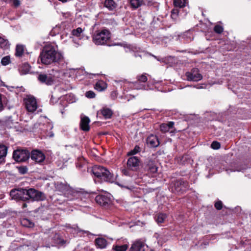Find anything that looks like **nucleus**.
I'll return each mask as SVG.
<instances>
[{
    "label": "nucleus",
    "mask_w": 251,
    "mask_h": 251,
    "mask_svg": "<svg viewBox=\"0 0 251 251\" xmlns=\"http://www.w3.org/2000/svg\"><path fill=\"white\" fill-rule=\"evenodd\" d=\"M43 64L49 65L52 63L64 64L65 61L61 53L56 50V48L51 45H46L40 53L38 61Z\"/></svg>",
    "instance_id": "1"
},
{
    "label": "nucleus",
    "mask_w": 251,
    "mask_h": 251,
    "mask_svg": "<svg viewBox=\"0 0 251 251\" xmlns=\"http://www.w3.org/2000/svg\"><path fill=\"white\" fill-rule=\"evenodd\" d=\"M64 73L59 69H52L49 71V74H40L37 76L38 80L41 83L50 86L55 84L62 78Z\"/></svg>",
    "instance_id": "2"
},
{
    "label": "nucleus",
    "mask_w": 251,
    "mask_h": 251,
    "mask_svg": "<svg viewBox=\"0 0 251 251\" xmlns=\"http://www.w3.org/2000/svg\"><path fill=\"white\" fill-rule=\"evenodd\" d=\"M91 172L99 182L104 181L113 183L115 177L106 168L101 166L95 165L91 169Z\"/></svg>",
    "instance_id": "3"
},
{
    "label": "nucleus",
    "mask_w": 251,
    "mask_h": 251,
    "mask_svg": "<svg viewBox=\"0 0 251 251\" xmlns=\"http://www.w3.org/2000/svg\"><path fill=\"white\" fill-rule=\"evenodd\" d=\"M110 39V32L108 30L103 29L93 35V40L96 45H104Z\"/></svg>",
    "instance_id": "4"
},
{
    "label": "nucleus",
    "mask_w": 251,
    "mask_h": 251,
    "mask_svg": "<svg viewBox=\"0 0 251 251\" xmlns=\"http://www.w3.org/2000/svg\"><path fill=\"white\" fill-rule=\"evenodd\" d=\"M26 194L27 200L31 199L32 201H42L46 199V196L43 192L33 188L26 189Z\"/></svg>",
    "instance_id": "5"
},
{
    "label": "nucleus",
    "mask_w": 251,
    "mask_h": 251,
    "mask_svg": "<svg viewBox=\"0 0 251 251\" xmlns=\"http://www.w3.org/2000/svg\"><path fill=\"white\" fill-rule=\"evenodd\" d=\"M26 189L19 188L13 189L10 191V195L12 199L17 201H27Z\"/></svg>",
    "instance_id": "6"
},
{
    "label": "nucleus",
    "mask_w": 251,
    "mask_h": 251,
    "mask_svg": "<svg viewBox=\"0 0 251 251\" xmlns=\"http://www.w3.org/2000/svg\"><path fill=\"white\" fill-rule=\"evenodd\" d=\"M29 156V152L25 150H17L15 151L13 154L14 159L19 162L26 161Z\"/></svg>",
    "instance_id": "7"
},
{
    "label": "nucleus",
    "mask_w": 251,
    "mask_h": 251,
    "mask_svg": "<svg viewBox=\"0 0 251 251\" xmlns=\"http://www.w3.org/2000/svg\"><path fill=\"white\" fill-rule=\"evenodd\" d=\"M24 103L26 110L29 112H34L37 108L36 99L31 96H28L24 99Z\"/></svg>",
    "instance_id": "8"
},
{
    "label": "nucleus",
    "mask_w": 251,
    "mask_h": 251,
    "mask_svg": "<svg viewBox=\"0 0 251 251\" xmlns=\"http://www.w3.org/2000/svg\"><path fill=\"white\" fill-rule=\"evenodd\" d=\"M185 76L188 81H199L202 79V75L198 68H193L190 71L187 72Z\"/></svg>",
    "instance_id": "9"
},
{
    "label": "nucleus",
    "mask_w": 251,
    "mask_h": 251,
    "mask_svg": "<svg viewBox=\"0 0 251 251\" xmlns=\"http://www.w3.org/2000/svg\"><path fill=\"white\" fill-rule=\"evenodd\" d=\"M140 164V160L137 156L130 157L127 161L126 165L128 169L131 171H137Z\"/></svg>",
    "instance_id": "10"
},
{
    "label": "nucleus",
    "mask_w": 251,
    "mask_h": 251,
    "mask_svg": "<svg viewBox=\"0 0 251 251\" xmlns=\"http://www.w3.org/2000/svg\"><path fill=\"white\" fill-rule=\"evenodd\" d=\"M95 201L100 205H108L111 202V195L109 193H105L103 195H98L95 198Z\"/></svg>",
    "instance_id": "11"
},
{
    "label": "nucleus",
    "mask_w": 251,
    "mask_h": 251,
    "mask_svg": "<svg viewBox=\"0 0 251 251\" xmlns=\"http://www.w3.org/2000/svg\"><path fill=\"white\" fill-rule=\"evenodd\" d=\"M157 167L152 160H150L146 165L145 169L150 176H154L157 172Z\"/></svg>",
    "instance_id": "12"
},
{
    "label": "nucleus",
    "mask_w": 251,
    "mask_h": 251,
    "mask_svg": "<svg viewBox=\"0 0 251 251\" xmlns=\"http://www.w3.org/2000/svg\"><path fill=\"white\" fill-rule=\"evenodd\" d=\"M188 188L187 182L181 179L177 180L174 184L175 191L177 193H182Z\"/></svg>",
    "instance_id": "13"
},
{
    "label": "nucleus",
    "mask_w": 251,
    "mask_h": 251,
    "mask_svg": "<svg viewBox=\"0 0 251 251\" xmlns=\"http://www.w3.org/2000/svg\"><path fill=\"white\" fill-rule=\"evenodd\" d=\"M31 159L37 163H41L45 159L44 154L38 150H34L31 153Z\"/></svg>",
    "instance_id": "14"
},
{
    "label": "nucleus",
    "mask_w": 251,
    "mask_h": 251,
    "mask_svg": "<svg viewBox=\"0 0 251 251\" xmlns=\"http://www.w3.org/2000/svg\"><path fill=\"white\" fill-rule=\"evenodd\" d=\"M145 241L146 240L143 239L136 240L132 244L130 249V251H141L145 245Z\"/></svg>",
    "instance_id": "15"
},
{
    "label": "nucleus",
    "mask_w": 251,
    "mask_h": 251,
    "mask_svg": "<svg viewBox=\"0 0 251 251\" xmlns=\"http://www.w3.org/2000/svg\"><path fill=\"white\" fill-rule=\"evenodd\" d=\"M48 241L50 242L51 241V243L53 244H63L64 242V240H62L60 235L56 233H52L51 235H50L48 238Z\"/></svg>",
    "instance_id": "16"
},
{
    "label": "nucleus",
    "mask_w": 251,
    "mask_h": 251,
    "mask_svg": "<svg viewBox=\"0 0 251 251\" xmlns=\"http://www.w3.org/2000/svg\"><path fill=\"white\" fill-rule=\"evenodd\" d=\"M90 119L87 116H84L81 118L80 128L84 131H88L90 129L89 123Z\"/></svg>",
    "instance_id": "17"
},
{
    "label": "nucleus",
    "mask_w": 251,
    "mask_h": 251,
    "mask_svg": "<svg viewBox=\"0 0 251 251\" xmlns=\"http://www.w3.org/2000/svg\"><path fill=\"white\" fill-rule=\"evenodd\" d=\"M147 143L151 147H156L159 145L157 137L153 135H151L147 138Z\"/></svg>",
    "instance_id": "18"
},
{
    "label": "nucleus",
    "mask_w": 251,
    "mask_h": 251,
    "mask_svg": "<svg viewBox=\"0 0 251 251\" xmlns=\"http://www.w3.org/2000/svg\"><path fill=\"white\" fill-rule=\"evenodd\" d=\"M55 188L56 191L65 193L69 189V186L61 182L55 183Z\"/></svg>",
    "instance_id": "19"
},
{
    "label": "nucleus",
    "mask_w": 251,
    "mask_h": 251,
    "mask_svg": "<svg viewBox=\"0 0 251 251\" xmlns=\"http://www.w3.org/2000/svg\"><path fill=\"white\" fill-rule=\"evenodd\" d=\"M91 194L84 190L79 189V200L84 202H88L91 199Z\"/></svg>",
    "instance_id": "20"
},
{
    "label": "nucleus",
    "mask_w": 251,
    "mask_h": 251,
    "mask_svg": "<svg viewBox=\"0 0 251 251\" xmlns=\"http://www.w3.org/2000/svg\"><path fill=\"white\" fill-rule=\"evenodd\" d=\"M107 87V83L101 80H98L94 86L95 89L99 92L105 91Z\"/></svg>",
    "instance_id": "21"
},
{
    "label": "nucleus",
    "mask_w": 251,
    "mask_h": 251,
    "mask_svg": "<svg viewBox=\"0 0 251 251\" xmlns=\"http://www.w3.org/2000/svg\"><path fill=\"white\" fill-rule=\"evenodd\" d=\"M174 126V122H169L168 123H163L160 125V129L162 132H166L170 130V129L172 128Z\"/></svg>",
    "instance_id": "22"
},
{
    "label": "nucleus",
    "mask_w": 251,
    "mask_h": 251,
    "mask_svg": "<svg viewBox=\"0 0 251 251\" xmlns=\"http://www.w3.org/2000/svg\"><path fill=\"white\" fill-rule=\"evenodd\" d=\"M79 80H82L84 79L92 78V76L95 75V74L87 73L83 69L79 68Z\"/></svg>",
    "instance_id": "23"
},
{
    "label": "nucleus",
    "mask_w": 251,
    "mask_h": 251,
    "mask_svg": "<svg viewBox=\"0 0 251 251\" xmlns=\"http://www.w3.org/2000/svg\"><path fill=\"white\" fill-rule=\"evenodd\" d=\"M131 85H133V87L134 89L137 90H148L151 89V88H150L148 85L147 86L145 84H144L143 83L139 82L138 81L132 83Z\"/></svg>",
    "instance_id": "24"
},
{
    "label": "nucleus",
    "mask_w": 251,
    "mask_h": 251,
    "mask_svg": "<svg viewBox=\"0 0 251 251\" xmlns=\"http://www.w3.org/2000/svg\"><path fill=\"white\" fill-rule=\"evenodd\" d=\"M17 124V122L13 121L11 117L6 118L4 121V126L8 128L15 127Z\"/></svg>",
    "instance_id": "25"
},
{
    "label": "nucleus",
    "mask_w": 251,
    "mask_h": 251,
    "mask_svg": "<svg viewBox=\"0 0 251 251\" xmlns=\"http://www.w3.org/2000/svg\"><path fill=\"white\" fill-rule=\"evenodd\" d=\"M100 113L105 119H110L113 114V112L111 109L108 108H103L101 109Z\"/></svg>",
    "instance_id": "26"
},
{
    "label": "nucleus",
    "mask_w": 251,
    "mask_h": 251,
    "mask_svg": "<svg viewBox=\"0 0 251 251\" xmlns=\"http://www.w3.org/2000/svg\"><path fill=\"white\" fill-rule=\"evenodd\" d=\"M7 153V147L0 144V164L2 162Z\"/></svg>",
    "instance_id": "27"
},
{
    "label": "nucleus",
    "mask_w": 251,
    "mask_h": 251,
    "mask_svg": "<svg viewBox=\"0 0 251 251\" xmlns=\"http://www.w3.org/2000/svg\"><path fill=\"white\" fill-rule=\"evenodd\" d=\"M104 5L109 10H113L117 7V4L113 0H105Z\"/></svg>",
    "instance_id": "28"
},
{
    "label": "nucleus",
    "mask_w": 251,
    "mask_h": 251,
    "mask_svg": "<svg viewBox=\"0 0 251 251\" xmlns=\"http://www.w3.org/2000/svg\"><path fill=\"white\" fill-rule=\"evenodd\" d=\"M95 243L97 246L100 249H104L107 245V241L102 238H99L96 239Z\"/></svg>",
    "instance_id": "29"
},
{
    "label": "nucleus",
    "mask_w": 251,
    "mask_h": 251,
    "mask_svg": "<svg viewBox=\"0 0 251 251\" xmlns=\"http://www.w3.org/2000/svg\"><path fill=\"white\" fill-rule=\"evenodd\" d=\"M131 7L133 9H137L144 4V0H130Z\"/></svg>",
    "instance_id": "30"
},
{
    "label": "nucleus",
    "mask_w": 251,
    "mask_h": 251,
    "mask_svg": "<svg viewBox=\"0 0 251 251\" xmlns=\"http://www.w3.org/2000/svg\"><path fill=\"white\" fill-rule=\"evenodd\" d=\"M60 71H63L64 73V75H67L69 77H74L76 75V73L78 71L77 69H69V70H67L65 72L64 70H60Z\"/></svg>",
    "instance_id": "31"
},
{
    "label": "nucleus",
    "mask_w": 251,
    "mask_h": 251,
    "mask_svg": "<svg viewBox=\"0 0 251 251\" xmlns=\"http://www.w3.org/2000/svg\"><path fill=\"white\" fill-rule=\"evenodd\" d=\"M30 66L27 63H24L19 69L20 72L22 75H25L30 71Z\"/></svg>",
    "instance_id": "32"
},
{
    "label": "nucleus",
    "mask_w": 251,
    "mask_h": 251,
    "mask_svg": "<svg viewBox=\"0 0 251 251\" xmlns=\"http://www.w3.org/2000/svg\"><path fill=\"white\" fill-rule=\"evenodd\" d=\"M9 46L8 41L4 37L0 36V47L6 50L9 48Z\"/></svg>",
    "instance_id": "33"
},
{
    "label": "nucleus",
    "mask_w": 251,
    "mask_h": 251,
    "mask_svg": "<svg viewBox=\"0 0 251 251\" xmlns=\"http://www.w3.org/2000/svg\"><path fill=\"white\" fill-rule=\"evenodd\" d=\"M79 168H83L84 171H88V167L87 165V162L85 160V158L83 156L80 157L79 158Z\"/></svg>",
    "instance_id": "34"
},
{
    "label": "nucleus",
    "mask_w": 251,
    "mask_h": 251,
    "mask_svg": "<svg viewBox=\"0 0 251 251\" xmlns=\"http://www.w3.org/2000/svg\"><path fill=\"white\" fill-rule=\"evenodd\" d=\"M21 223L23 226L27 227H31L34 226V223L26 218H24L22 219L21 221Z\"/></svg>",
    "instance_id": "35"
},
{
    "label": "nucleus",
    "mask_w": 251,
    "mask_h": 251,
    "mask_svg": "<svg viewBox=\"0 0 251 251\" xmlns=\"http://www.w3.org/2000/svg\"><path fill=\"white\" fill-rule=\"evenodd\" d=\"M187 0H174V4L176 7L180 8L186 5Z\"/></svg>",
    "instance_id": "36"
},
{
    "label": "nucleus",
    "mask_w": 251,
    "mask_h": 251,
    "mask_svg": "<svg viewBox=\"0 0 251 251\" xmlns=\"http://www.w3.org/2000/svg\"><path fill=\"white\" fill-rule=\"evenodd\" d=\"M24 50V49L23 46L17 45L16 48L15 55L17 57L22 56L23 54Z\"/></svg>",
    "instance_id": "37"
},
{
    "label": "nucleus",
    "mask_w": 251,
    "mask_h": 251,
    "mask_svg": "<svg viewBox=\"0 0 251 251\" xmlns=\"http://www.w3.org/2000/svg\"><path fill=\"white\" fill-rule=\"evenodd\" d=\"M166 215L163 213H159L157 215L156 217V221L158 224H161L164 222V220L166 218Z\"/></svg>",
    "instance_id": "38"
},
{
    "label": "nucleus",
    "mask_w": 251,
    "mask_h": 251,
    "mask_svg": "<svg viewBox=\"0 0 251 251\" xmlns=\"http://www.w3.org/2000/svg\"><path fill=\"white\" fill-rule=\"evenodd\" d=\"M73 37L72 38H73V41L75 43L77 44V38L78 37V28H77L75 29H74L72 31L71 33Z\"/></svg>",
    "instance_id": "39"
},
{
    "label": "nucleus",
    "mask_w": 251,
    "mask_h": 251,
    "mask_svg": "<svg viewBox=\"0 0 251 251\" xmlns=\"http://www.w3.org/2000/svg\"><path fill=\"white\" fill-rule=\"evenodd\" d=\"M141 151L140 148L139 146L136 145L135 146L133 150H131L129 151L127 153V156L133 155H135Z\"/></svg>",
    "instance_id": "40"
},
{
    "label": "nucleus",
    "mask_w": 251,
    "mask_h": 251,
    "mask_svg": "<svg viewBox=\"0 0 251 251\" xmlns=\"http://www.w3.org/2000/svg\"><path fill=\"white\" fill-rule=\"evenodd\" d=\"M127 245L126 244L123 245H116L113 247V249L115 251H126L127 249Z\"/></svg>",
    "instance_id": "41"
},
{
    "label": "nucleus",
    "mask_w": 251,
    "mask_h": 251,
    "mask_svg": "<svg viewBox=\"0 0 251 251\" xmlns=\"http://www.w3.org/2000/svg\"><path fill=\"white\" fill-rule=\"evenodd\" d=\"M79 237L83 236L84 237L89 238L90 236L92 235V234L90 233L89 231L82 230H80V229H79ZM88 240L87 238L85 239V240Z\"/></svg>",
    "instance_id": "42"
},
{
    "label": "nucleus",
    "mask_w": 251,
    "mask_h": 251,
    "mask_svg": "<svg viewBox=\"0 0 251 251\" xmlns=\"http://www.w3.org/2000/svg\"><path fill=\"white\" fill-rule=\"evenodd\" d=\"M127 82L126 80L125 79L123 80H114V86L117 87L120 86L121 87L123 85H124Z\"/></svg>",
    "instance_id": "43"
},
{
    "label": "nucleus",
    "mask_w": 251,
    "mask_h": 251,
    "mask_svg": "<svg viewBox=\"0 0 251 251\" xmlns=\"http://www.w3.org/2000/svg\"><path fill=\"white\" fill-rule=\"evenodd\" d=\"M137 81L143 83L144 84H145L148 80L147 77L145 75H139L137 76Z\"/></svg>",
    "instance_id": "44"
},
{
    "label": "nucleus",
    "mask_w": 251,
    "mask_h": 251,
    "mask_svg": "<svg viewBox=\"0 0 251 251\" xmlns=\"http://www.w3.org/2000/svg\"><path fill=\"white\" fill-rule=\"evenodd\" d=\"M10 62V58L9 56L3 57L1 60V63L2 65L6 66Z\"/></svg>",
    "instance_id": "45"
},
{
    "label": "nucleus",
    "mask_w": 251,
    "mask_h": 251,
    "mask_svg": "<svg viewBox=\"0 0 251 251\" xmlns=\"http://www.w3.org/2000/svg\"><path fill=\"white\" fill-rule=\"evenodd\" d=\"M85 96L88 99H94L96 97V94L94 91L90 90L87 91L85 94Z\"/></svg>",
    "instance_id": "46"
},
{
    "label": "nucleus",
    "mask_w": 251,
    "mask_h": 251,
    "mask_svg": "<svg viewBox=\"0 0 251 251\" xmlns=\"http://www.w3.org/2000/svg\"><path fill=\"white\" fill-rule=\"evenodd\" d=\"M224 28L222 26L220 25H216L214 28V31L218 34L221 33L223 31Z\"/></svg>",
    "instance_id": "47"
},
{
    "label": "nucleus",
    "mask_w": 251,
    "mask_h": 251,
    "mask_svg": "<svg viewBox=\"0 0 251 251\" xmlns=\"http://www.w3.org/2000/svg\"><path fill=\"white\" fill-rule=\"evenodd\" d=\"M245 169H246L245 168L241 167V166H238L234 169L226 170V171L227 172V173H228V171L229 170L230 171V172H235V171L240 172V171H243Z\"/></svg>",
    "instance_id": "48"
},
{
    "label": "nucleus",
    "mask_w": 251,
    "mask_h": 251,
    "mask_svg": "<svg viewBox=\"0 0 251 251\" xmlns=\"http://www.w3.org/2000/svg\"><path fill=\"white\" fill-rule=\"evenodd\" d=\"M220 144L217 141L213 142L211 145V147L215 150L219 149L220 148Z\"/></svg>",
    "instance_id": "49"
},
{
    "label": "nucleus",
    "mask_w": 251,
    "mask_h": 251,
    "mask_svg": "<svg viewBox=\"0 0 251 251\" xmlns=\"http://www.w3.org/2000/svg\"><path fill=\"white\" fill-rule=\"evenodd\" d=\"M67 100L69 102V103H73L75 101V98L74 97V95L70 94H69L67 96Z\"/></svg>",
    "instance_id": "50"
},
{
    "label": "nucleus",
    "mask_w": 251,
    "mask_h": 251,
    "mask_svg": "<svg viewBox=\"0 0 251 251\" xmlns=\"http://www.w3.org/2000/svg\"><path fill=\"white\" fill-rule=\"evenodd\" d=\"M223 203L221 201L215 202V207L217 210H220L222 208Z\"/></svg>",
    "instance_id": "51"
},
{
    "label": "nucleus",
    "mask_w": 251,
    "mask_h": 251,
    "mask_svg": "<svg viewBox=\"0 0 251 251\" xmlns=\"http://www.w3.org/2000/svg\"><path fill=\"white\" fill-rule=\"evenodd\" d=\"M9 3H12L13 5L16 7H18L20 5V1L19 0H10Z\"/></svg>",
    "instance_id": "52"
},
{
    "label": "nucleus",
    "mask_w": 251,
    "mask_h": 251,
    "mask_svg": "<svg viewBox=\"0 0 251 251\" xmlns=\"http://www.w3.org/2000/svg\"><path fill=\"white\" fill-rule=\"evenodd\" d=\"M118 96V93L117 91L114 90L111 92L110 94V97L112 99L115 100L117 98Z\"/></svg>",
    "instance_id": "53"
},
{
    "label": "nucleus",
    "mask_w": 251,
    "mask_h": 251,
    "mask_svg": "<svg viewBox=\"0 0 251 251\" xmlns=\"http://www.w3.org/2000/svg\"><path fill=\"white\" fill-rule=\"evenodd\" d=\"M19 171L22 174H25L27 171V169L25 167H21L19 168Z\"/></svg>",
    "instance_id": "54"
},
{
    "label": "nucleus",
    "mask_w": 251,
    "mask_h": 251,
    "mask_svg": "<svg viewBox=\"0 0 251 251\" xmlns=\"http://www.w3.org/2000/svg\"><path fill=\"white\" fill-rule=\"evenodd\" d=\"M129 170L127 168V169H123L122 170V173H123V174H124L126 176H130V174Z\"/></svg>",
    "instance_id": "55"
},
{
    "label": "nucleus",
    "mask_w": 251,
    "mask_h": 251,
    "mask_svg": "<svg viewBox=\"0 0 251 251\" xmlns=\"http://www.w3.org/2000/svg\"><path fill=\"white\" fill-rule=\"evenodd\" d=\"M47 128L46 129V130H48V129L50 130L52 128L53 126L52 124L48 123L47 125Z\"/></svg>",
    "instance_id": "56"
},
{
    "label": "nucleus",
    "mask_w": 251,
    "mask_h": 251,
    "mask_svg": "<svg viewBox=\"0 0 251 251\" xmlns=\"http://www.w3.org/2000/svg\"><path fill=\"white\" fill-rule=\"evenodd\" d=\"M3 106L1 102V98L0 96V112L3 110Z\"/></svg>",
    "instance_id": "57"
},
{
    "label": "nucleus",
    "mask_w": 251,
    "mask_h": 251,
    "mask_svg": "<svg viewBox=\"0 0 251 251\" xmlns=\"http://www.w3.org/2000/svg\"><path fill=\"white\" fill-rule=\"evenodd\" d=\"M194 87L196 88L197 89H202L203 87L201 85H197L194 86Z\"/></svg>",
    "instance_id": "58"
},
{
    "label": "nucleus",
    "mask_w": 251,
    "mask_h": 251,
    "mask_svg": "<svg viewBox=\"0 0 251 251\" xmlns=\"http://www.w3.org/2000/svg\"><path fill=\"white\" fill-rule=\"evenodd\" d=\"M1 85L2 86H6V87L8 88V89L10 90V91H12V90L11 89V88H13V87H8V86H6L4 83L3 82H1Z\"/></svg>",
    "instance_id": "59"
},
{
    "label": "nucleus",
    "mask_w": 251,
    "mask_h": 251,
    "mask_svg": "<svg viewBox=\"0 0 251 251\" xmlns=\"http://www.w3.org/2000/svg\"><path fill=\"white\" fill-rule=\"evenodd\" d=\"M72 232L74 234H77V232H78V229H76V228H75V229H72Z\"/></svg>",
    "instance_id": "60"
},
{
    "label": "nucleus",
    "mask_w": 251,
    "mask_h": 251,
    "mask_svg": "<svg viewBox=\"0 0 251 251\" xmlns=\"http://www.w3.org/2000/svg\"><path fill=\"white\" fill-rule=\"evenodd\" d=\"M50 101V102H51L52 103H54V99L53 98L52 96H51ZM55 102H56V100H55Z\"/></svg>",
    "instance_id": "61"
},
{
    "label": "nucleus",
    "mask_w": 251,
    "mask_h": 251,
    "mask_svg": "<svg viewBox=\"0 0 251 251\" xmlns=\"http://www.w3.org/2000/svg\"><path fill=\"white\" fill-rule=\"evenodd\" d=\"M47 136H49L50 137H52L54 136V134L52 132H50L49 134L47 135Z\"/></svg>",
    "instance_id": "62"
},
{
    "label": "nucleus",
    "mask_w": 251,
    "mask_h": 251,
    "mask_svg": "<svg viewBox=\"0 0 251 251\" xmlns=\"http://www.w3.org/2000/svg\"><path fill=\"white\" fill-rule=\"evenodd\" d=\"M27 206V204L26 203H24L23 204V208H24L25 207H26Z\"/></svg>",
    "instance_id": "63"
},
{
    "label": "nucleus",
    "mask_w": 251,
    "mask_h": 251,
    "mask_svg": "<svg viewBox=\"0 0 251 251\" xmlns=\"http://www.w3.org/2000/svg\"><path fill=\"white\" fill-rule=\"evenodd\" d=\"M173 11H172V18H173V17H174V16H177V15H176H176H175V14H174V12H173Z\"/></svg>",
    "instance_id": "64"
}]
</instances>
